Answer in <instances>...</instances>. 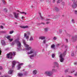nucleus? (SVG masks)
Returning a JSON list of instances; mask_svg holds the SVG:
<instances>
[{
	"mask_svg": "<svg viewBox=\"0 0 77 77\" xmlns=\"http://www.w3.org/2000/svg\"><path fill=\"white\" fill-rule=\"evenodd\" d=\"M72 72H71V73H72L73 72H74V71L73 70L72 71Z\"/></svg>",
	"mask_w": 77,
	"mask_h": 77,
	"instance_id": "obj_48",
	"label": "nucleus"
},
{
	"mask_svg": "<svg viewBox=\"0 0 77 77\" xmlns=\"http://www.w3.org/2000/svg\"><path fill=\"white\" fill-rule=\"evenodd\" d=\"M77 62L74 63V65H77Z\"/></svg>",
	"mask_w": 77,
	"mask_h": 77,
	"instance_id": "obj_46",
	"label": "nucleus"
},
{
	"mask_svg": "<svg viewBox=\"0 0 77 77\" xmlns=\"http://www.w3.org/2000/svg\"><path fill=\"white\" fill-rule=\"evenodd\" d=\"M39 38L40 39H44L45 38V37L44 36H40L39 37Z\"/></svg>",
	"mask_w": 77,
	"mask_h": 77,
	"instance_id": "obj_17",
	"label": "nucleus"
},
{
	"mask_svg": "<svg viewBox=\"0 0 77 77\" xmlns=\"http://www.w3.org/2000/svg\"><path fill=\"white\" fill-rule=\"evenodd\" d=\"M57 9H58L57 8H56L55 10L56 11H57Z\"/></svg>",
	"mask_w": 77,
	"mask_h": 77,
	"instance_id": "obj_51",
	"label": "nucleus"
},
{
	"mask_svg": "<svg viewBox=\"0 0 77 77\" xmlns=\"http://www.w3.org/2000/svg\"><path fill=\"white\" fill-rule=\"evenodd\" d=\"M74 54V52H72L71 54V56H73Z\"/></svg>",
	"mask_w": 77,
	"mask_h": 77,
	"instance_id": "obj_30",
	"label": "nucleus"
},
{
	"mask_svg": "<svg viewBox=\"0 0 77 77\" xmlns=\"http://www.w3.org/2000/svg\"><path fill=\"white\" fill-rule=\"evenodd\" d=\"M23 75V74L22 73H18V76H19V77H21Z\"/></svg>",
	"mask_w": 77,
	"mask_h": 77,
	"instance_id": "obj_20",
	"label": "nucleus"
},
{
	"mask_svg": "<svg viewBox=\"0 0 77 77\" xmlns=\"http://www.w3.org/2000/svg\"><path fill=\"white\" fill-rule=\"evenodd\" d=\"M24 37H25L27 41L29 40V36L28 35H27V34L26 33H24Z\"/></svg>",
	"mask_w": 77,
	"mask_h": 77,
	"instance_id": "obj_10",
	"label": "nucleus"
},
{
	"mask_svg": "<svg viewBox=\"0 0 77 77\" xmlns=\"http://www.w3.org/2000/svg\"><path fill=\"white\" fill-rule=\"evenodd\" d=\"M12 14H10V15H9V17H12Z\"/></svg>",
	"mask_w": 77,
	"mask_h": 77,
	"instance_id": "obj_43",
	"label": "nucleus"
},
{
	"mask_svg": "<svg viewBox=\"0 0 77 77\" xmlns=\"http://www.w3.org/2000/svg\"><path fill=\"white\" fill-rule=\"evenodd\" d=\"M22 20H23V19H24V17L23 16L22 17Z\"/></svg>",
	"mask_w": 77,
	"mask_h": 77,
	"instance_id": "obj_47",
	"label": "nucleus"
},
{
	"mask_svg": "<svg viewBox=\"0 0 77 77\" xmlns=\"http://www.w3.org/2000/svg\"><path fill=\"white\" fill-rule=\"evenodd\" d=\"M13 40V38H11V39H9V41H10V42H11V41H12Z\"/></svg>",
	"mask_w": 77,
	"mask_h": 77,
	"instance_id": "obj_35",
	"label": "nucleus"
},
{
	"mask_svg": "<svg viewBox=\"0 0 77 77\" xmlns=\"http://www.w3.org/2000/svg\"><path fill=\"white\" fill-rule=\"evenodd\" d=\"M65 72H68V70H66L65 71Z\"/></svg>",
	"mask_w": 77,
	"mask_h": 77,
	"instance_id": "obj_42",
	"label": "nucleus"
},
{
	"mask_svg": "<svg viewBox=\"0 0 77 77\" xmlns=\"http://www.w3.org/2000/svg\"><path fill=\"white\" fill-rule=\"evenodd\" d=\"M67 77H72L71 76H67Z\"/></svg>",
	"mask_w": 77,
	"mask_h": 77,
	"instance_id": "obj_52",
	"label": "nucleus"
},
{
	"mask_svg": "<svg viewBox=\"0 0 77 77\" xmlns=\"http://www.w3.org/2000/svg\"><path fill=\"white\" fill-rule=\"evenodd\" d=\"M17 12H20V14H23V15H26L27 14V13H25L24 12H20L18 10H17Z\"/></svg>",
	"mask_w": 77,
	"mask_h": 77,
	"instance_id": "obj_15",
	"label": "nucleus"
},
{
	"mask_svg": "<svg viewBox=\"0 0 77 77\" xmlns=\"http://www.w3.org/2000/svg\"><path fill=\"white\" fill-rule=\"evenodd\" d=\"M42 24H43V25L45 24V23H42Z\"/></svg>",
	"mask_w": 77,
	"mask_h": 77,
	"instance_id": "obj_54",
	"label": "nucleus"
},
{
	"mask_svg": "<svg viewBox=\"0 0 77 77\" xmlns=\"http://www.w3.org/2000/svg\"><path fill=\"white\" fill-rule=\"evenodd\" d=\"M55 47V45H51V48H54Z\"/></svg>",
	"mask_w": 77,
	"mask_h": 77,
	"instance_id": "obj_22",
	"label": "nucleus"
},
{
	"mask_svg": "<svg viewBox=\"0 0 77 77\" xmlns=\"http://www.w3.org/2000/svg\"><path fill=\"white\" fill-rule=\"evenodd\" d=\"M16 63H17V61H13L12 65V69L14 68V67H15V65H16Z\"/></svg>",
	"mask_w": 77,
	"mask_h": 77,
	"instance_id": "obj_6",
	"label": "nucleus"
},
{
	"mask_svg": "<svg viewBox=\"0 0 77 77\" xmlns=\"http://www.w3.org/2000/svg\"><path fill=\"white\" fill-rule=\"evenodd\" d=\"M21 28H22L23 29H27V28H28L29 27V26H20Z\"/></svg>",
	"mask_w": 77,
	"mask_h": 77,
	"instance_id": "obj_13",
	"label": "nucleus"
},
{
	"mask_svg": "<svg viewBox=\"0 0 77 77\" xmlns=\"http://www.w3.org/2000/svg\"><path fill=\"white\" fill-rule=\"evenodd\" d=\"M54 65L57 67H58V66H59V64H58V63L56 62H55L54 63Z\"/></svg>",
	"mask_w": 77,
	"mask_h": 77,
	"instance_id": "obj_16",
	"label": "nucleus"
},
{
	"mask_svg": "<svg viewBox=\"0 0 77 77\" xmlns=\"http://www.w3.org/2000/svg\"><path fill=\"white\" fill-rule=\"evenodd\" d=\"M39 14L40 15V18L42 20H44V17H42V16H41V13H39Z\"/></svg>",
	"mask_w": 77,
	"mask_h": 77,
	"instance_id": "obj_19",
	"label": "nucleus"
},
{
	"mask_svg": "<svg viewBox=\"0 0 77 77\" xmlns=\"http://www.w3.org/2000/svg\"><path fill=\"white\" fill-rule=\"evenodd\" d=\"M33 37H32V36L30 37L29 41H33Z\"/></svg>",
	"mask_w": 77,
	"mask_h": 77,
	"instance_id": "obj_21",
	"label": "nucleus"
},
{
	"mask_svg": "<svg viewBox=\"0 0 77 77\" xmlns=\"http://www.w3.org/2000/svg\"><path fill=\"white\" fill-rule=\"evenodd\" d=\"M77 73H76V74H75V76H76V75H77Z\"/></svg>",
	"mask_w": 77,
	"mask_h": 77,
	"instance_id": "obj_49",
	"label": "nucleus"
},
{
	"mask_svg": "<svg viewBox=\"0 0 77 77\" xmlns=\"http://www.w3.org/2000/svg\"><path fill=\"white\" fill-rule=\"evenodd\" d=\"M1 43L3 45H5V42L3 40H2L1 41Z\"/></svg>",
	"mask_w": 77,
	"mask_h": 77,
	"instance_id": "obj_18",
	"label": "nucleus"
},
{
	"mask_svg": "<svg viewBox=\"0 0 77 77\" xmlns=\"http://www.w3.org/2000/svg\"><path fill=\"white\" fill-rule=\"evenodd\" d=\"M54 18H55V17H54Z\"/></svg>",
	"mask_w": 77,
	"mask_h": 77,
	"instance_id": "obj_61",
	"label": "nucleus"
},
{
	"mask_svg": "<svg viewBox=\"0 0 77 77\" xmlns=\"http://www.w3.org/2000/svg\"><path fill=\"white\" fill-rule=\"evenodd\" d=\"M46 46H47V45H46Z\"/></svg>",
	"mask_w": 77,
	"mask_h": 77,
	"instance_id": "obj_60",
	"label": "nucleus"
},
{
	"mask_svg": "<svg viewBox=\"0 0 77 77\" xmlns=\"http://www.w3.org/2000/svg\"><path fill=\"white\" fill-rule=\"evenodd\" d=\"M72 39L73 40V41H75L76 40H77V35H76L75 37L72 36Z\"/></svg>",
	"mask_w": 77,
	"mask_h": 77,
	"instance_id": "obj_11",
	"label": "nucleus"
},
{
	"mask_svg": "<svg viewBox=\"0 0 77 77\" xmlns=\"http://www.w3.org/2000/svg\"><path fill=\"white\" fill-rule=\"evenodd\" d=\"M72 21L73 23H74V20L73 19H72Z\"/></svg>",
	"mask_w": 77,
	"mask_h": 77,
	"instance_id": "obj_36",
	"label": "nucleus"
},
{
	"mask_svg": "<svg viewBox=\"0 0 77 77\" xmlns=\"http://www.w3.org/2000/svg\"><path fill=\"white\" fill-rule=\"evenodd\" d=\"M62 2V0H58L57 2V3H60Z\"/></svg>",
	"mask_w": 77,
	"mask_h": 77,
	"instance_id": "obj_26",
	"label": "nucleus"
},
{
	"mask_svg": "<svg viewBox=\"0 0 77 77\" xmlns=\"http://www.w3.org/2000/svg\"><path fill=\"white\" fill-rule=\"evenodd\" d=\"M66 51H65L64 53L63 54H61L60 55V59L61 62H63V61L64 60V58H63L65 55L66 54Z\"/></svg>",
	"mask_w": 77,
	"mask_h": 77,
	"instance_id": "obj_5",
	"label": "nucleus"
},
{
	"mask_svg": "<svg viewBox=\"0 0 77 77\" xmlns=\"http://www.w3.org/2000/svg\"><path fill=\"white\" fill-rule=\"evenodd\" d=\"M72 6L73 8H75L77 7V3L75 2H73Z\"/></svg>",
	"mask_w": 77,
	"mask_h": 77,
	"instance_id": "obj_8",
	"label": "nucleus"
},
{
	"mask_svg": "<svg viewBox=\"0 0 77 77\" xmlns=\"http://www.w3.org/2000/svg\"><path fill=\"white\" fill-rule=\"evenodd\" d=\"M66 42H68V39H66Z\"/></svg>",
	"mask_w": 77,
	"mask_h": 77,
	"instance_id": "obj_45",
	"label": "nucleus"
},
{
	"mask_svg": "<svg viewBox=\"0 0 77 77\" xmlns=\"http://www.w3.org/2000/svg\"><path fill=\"white\" fill-rule=\"evenodd\" d=\"M56 70L53 69L52 71H46L45 72V74L48 76H52L53 75V72H56Z\"/></svg>",
	"mask_w": 77,
	"mask_h": 77,
	"instance_id": "obj_3",
	"label": "nucleus"
},
{
	"mask_svg": "<svg viewBox=\"0 0 77 77\" xmlns=\"http://www.w3.org/2000/svg\"><path fill=\"white\" fill-rule=\"evenodd\" d=\"M20 38V37H18L15 40L14 42L11 44V46H13L15 44H17L18 51H20L21 50V42H19Z\"/></svg>",
	"mask_w": 77,
	"mask_h": 77,
	"instance_id": "obj_2",
	"label": "nucleus"
},
{
	"mask_svg": "<svg viewBox=\"0 0 77 77\" xmlns=\"http://www.w3.org/2000/svg\"><path fill=\"white\" fill-rule=\"evenodd\" d=\"M27 35H30V32H27Z\"/></svg>",
	"mask_w": 77,
	"mask_h": 77,
	"instance_id": "obj_34",
	"label": "nucleus"
},
{
	"mask_svg": "<svg viewBox=\"0 0 77 77\" xmlns=\"http://www.w3.org/2000/svg\"><path fill=\"white\" fill-rule=\"evenodd\" d=\"M75 14H76V15H77V11H76V10L75 11Z\"/></svg>",
	"mask_w": 77,
	"mask_h": 77,
	"instance_id": "obj_39",
	"label": "nucleus"
},
{
	"mask_svg": "<svg viewBox=\"0 0 77 77\" xmlns=\"http://www.w3.org/2000/svg\"><path fill=\"white\" fill-rule=\"evenodd\" d=\"M62 16H63V15Z\"/></svg>",
	"mask_w": 77,
	"mask_h": 77,
	"instance_id": "obj_59",
	"label": "nucleus"
},
{
	"mask_svg": "<svg viewBox=\"0 0 77 77\" xmlns=\"http://www.w3.org/2000/svg\"><path fill=\"white\" fill-rule=\"evenodd\" d=\"M49 22H48L46 23L47 24H49Z\"/></svg>",
	"mask_w": 77,
	"mask_h": 77,
	"instance_id": "obj_53",
	"label": "nucleus"
},
{
	"mask_svg": "<svg viewBox=\"0 0 77 77\" xmlns=\"http://www.w3.org/2000/svg\"><path fill=\"white\" fill-rule=\"evenodd\" d=\"M0 77H9V76L8 75H4L3 76H1Z\"/></svg>",
	"mask_w": 77,
	"mask_h": 77,
	"instance_id": "obj_24",
	"label": "nucleus"
},
{
	"mask_svg": "<svg viewBox=\"0 0 77 77\" xmlns=\"http://www.w3.org/2000/svg\"><path fill=\"white\" fill-rule=\"evenodd\" d=\"M60 44H58L57 45V46H60Z\"/></svg>",
	"mask_w": 77,
	"mask_h": 77,
	"instance_id": "obj_41",
	"label": "nucleus"
},
{
	"mask_svg": "<svg viewBox=\"0 0 77 77\" xmlns=\"http://www.w3.org/2000/svg\"><path fill=\"white\" fill-rule=\"evenodd\" d=\"M55 57V54H52V57H53V58H54V57Z\"/></svg>",
	"mask_w": 77,
	"mask_h": 77,
	"instance_id": "obj_25",
	"label": "nucleus"
},
{
	"mask_svg": "<svg viewBox=\"0 0 77 77\" xmlns=\"http://www.w3.org/2000/svg\"><path fill=\"white\" fill-rule=\"evenodd\" d=\"M54 40H56V39H57V37H54L53 38Z\"/></svg>",
	"mask_w": 77,
	"mask_h": 77,
	"instance_id": "obj_31",
	"label": "nucleus"
},
{
	"mask_svg": "<svg viewBox=\"0 0 77 77\" xmlns=\"http://www.w3.org/2000/svg\"><path fill=\"white\" fill-rule=\"evenodd\" d=\"M55 2V0H53V3H54Z\"/></svg>",
	"mask_w": 77,
	"mask_h": 77,
	"instance_id": "obj_50",
	"label": "nucleus"
},
{
	"mask_svg": "<svg viewBox=\"0 0 77 77\" xmlns=\"http://www.w3.org/2000/svg\"><path fill=\"white\" fill-rule=\"evenodd\" d=\"M45 42H46V40H45L43 41V43L44 44L45 43Z\"/></svg>",
	"mask_w": 77,
	"mask_h": 77,
	"instance_id": "obj_38",
	"label": "nucleus"
},
{
	"mask_svg": "<svg viewBox=\"0 0 77 77\" xmlns=\"http://www.w3.org/2000/svg\"><path fill=\"white\" fill-rule=\"evenodd\" d=\"M24 64L23 63H20L18 64V65L17 66V68L18 70L20 69V68H21V66L22 65H23Z\"/></svg>",
	"mask_w": 77,
	"mask_h": 77,
	"instance_id": "obj_7",
	"label": "nucleus"
},
{
	"mask_svg": "<svg viewBox=\"0 0 77 77\" xmlns=\"http://www.w3.org/2000/svg\"><path fill=\"white\" fill-rule=\"evenodd\" d=\"M65 32H66V31L65 30Z\"/></svg>",
	"mask_w": 77,
	"mask_h": 77,
	"instance_id": "obj_58",
	"label": "nucleus"
},
{
	"mask_svg": "<svg viewBox=\"0 0 77 77\" xmlns=\"http://www.w3.org/2000/svg\"><path fill=\"white\" fill-rule=\"evenodd\" d=\"M13 72V70H12V69H9V70L8 71V73L9 74H12V73Z\"/></svg>",
	"mask_w": 77,
	"mask_h": 77,
	"instance_id": "obj_12",
	"label": "nucleus"
},
{
	"mask_svg": "<svg viewBox=\"0 0 77 77\" xmlns=\"http://www.w3.org/2000/svg\"><path fill=\"white\" fill-rule=\"evenodd\" d=\"M33 74H34V75H35V74H36L38 72V71L36 70H34L33 71Z\"/></svg>",
	"mask_w": 77,
	"mask_h": 77,
	"instance_id": "obj_14",
	"label": "nucleus"
},
{
	"mask_svg": "<svg viewBox=\"0 0 77 77\" xmlns=\"http://www.w3.org/2000/svg\"><path fill=\"white\" fill-rule=\"evenodd\" d=\"M1 32L2 33H5L6 32V31H2Z\"/></svg>",
	"mask_w": 77,
	"mask_h": 77,
	"instance_id": "obj_27",
	"label": "nucleus"
},
{
	"mask_svg": "<svg viewBox=\"0 0 77 77\" xmlns=\"http://www.w3.org/2000/svg\"><path fill=\"white\" fill-rule=\"evenodd\" d=\"M2 69V67L0 66V69Z\"/></svg>",
	"mask_w": 77,
	"mask_h": 77,
	"instance_id": "obj_44",
	"label": "nucleus"
},
{
	"mask_svg": "<svg viewBox=\"0 0 77 77\" xmlns=\"http://www.w3.org/2000/svg\"><path fill=\"white\" fill-rule=\"evenodd\" d=\"M2 2L3 4H5V0H2Z\"/></svg>",
	"mask_w": 77,
	"mask_h": 77,
	"instance_id": "obj_33",
	"label": "nucleus"
},
{
	"mask_svg": "<svg viewBox=\"0 0 77 77\" xmlns=\"http://www.w3.org/2000/svg\"><path fill=\"white\" fill-rule=\"evenodd\" d=\"M14 33V31H13L10 32V34H12V33Z\"/></svg>",
	"mask_w": 77,
	"mask_h": 77,
	"instance_id": "obj_32",
	"label": "nucleus"
},
{
	"mask_svg": "<svg viewBox=\"0 0 77 77\" xmlns=\"http://www.w3.org/2000/svg\"><path fill=\"white\" fill-rule=\"evenodd\" d=\"M45 30L46 32H47L48 31V28H45Z\"/></svg>",
	"mask_w": 77,
	"mask_h": 77,
	"instance_id": "obj_37",
	"label": "nucleus"
},
{
	"mask_svg": "<svg viewBox=\"0 0 77 77\" xmlns=\"http://www.w3.org/2000/svg\"><path fill=\"white\" fill-rule=\"evenodd\" d=\"M23 44H24L25 45V47L26 48V50H28V51L30 50V52L27 53V54H32V53H34L33 55H31L29 56V57H30L31 59H32V58L34 57V56L35 57V56H36V52H35V50H34L33 49H32V48L31 47H29V45L26 44V41H25V40H23Z\"/></svg>",
	"mask_w": 77,
	"mask_h": 77,
	"instance_id": "obj_1",
	"label": "nucleus"
},
{
	"mask_svg": "<svg viewBox=\"0 0 77 77\" xmlns=\"http://www.w3.org/2000/svg\"><path fill=\"white\" fill-rule=\"evenodd\" d=\"M15 23L16 24H17V23Z\"/></svg>",
	"mask_w": 77,
	"mask_h": 77,
	"instance_id": "obj_57",
	"label": "nucleus"
},
{
	"mask_svg": "<svg viewBox=\"0 0 77 77\" xmlns=\"http://www.w3.org/2000/svg\"><path fill=\"white\" fill-rule=\"evenodd\" d=\"M4 11L5 12H7L8 11V9L6 8L4 9Z\"/></svg>",
	"mask_w": 77,
	"mask_h": 77,
	"instance_id": "obj_23",
	"label": "nucleus"
},
{
	"mask_svg": "<svg viewBox=\"0 0 77 77\" xmlns=\"http://www.w3.org/2000/svg\"><path fill=\"white\" fill-rule=\"evenodd\" d=\"M3 25H4V26H5V24L3 23Z\"/></svg>",
	"mask_w": 77,
	"mask_h": 77,
	"instance_id": "obj_56",
	"label": "nucleus"
},
{
	"mask_svg": "<svg viewBox=\"0 0 77 77\" xmlns=\"http://www.w3.org/2000/svg\"><path fill=\"white\" fill-rule=\"evenodd\" d=\"M62 32V29H60L59 31V32L60 33H61Z\"/></svg>",
	"mask_w": 77,
	"mask_h": 77,
	"instance_id": "obj_28",
	"label": "nucleus"
},
{
	"mask_svg": "<svg viewBox=\"0 0 77 77\" xmlns=\"http://www.w3.org/2000/svg\"><path fill=\"white\" fill-rule=\"evenodd\" d=\"M1 72H0V75H1Z\"/></svg>",
	"mask_w": 77,
	"mask_h": 77,
	"instance_id": "obj_55",
	"label": "nucleus"
},
{
	"mask_svg": "<svg viewBox=\"0 0 77 77\" xmlns=\"http://www.w3.org/2000/svg\"><path fill=\"white\" fill-rule=\"evenodd\" d=\"M6 38H7V39H9V38H11V36H8L6 37Z\"/></svg>",
	"mask_w": 77,
	"mask_h": 77,
	"instance_id": "obj_29",
	"label": "nucleus"
},
{
	"mask_svg": "<svg viewBox=\"0 0 77 77\" xmlns=\"http://www.w3.org/2000/svg\"><path fill=\"white\" fill-rule=\"evenodd\" d=\"M0 28H1V29H3V28H4V27L2 26H1Z\"/></svg>",
	"mask_w": 77,
	"mask_h": 77,
	"instance_id": "obj_40",
	"label": "nucleus"
},
{
	"mask_svg": "<svg viewBox=\"0 0 77 77\" xmlns=\"http://www.w3.org/2000/svg\"><path fill=\"white\" fill-rule=\"evenodd\" d=\"M14 17L16 18H18L19 17V16H18V15H19V13H17V14L15 12H14Z\"/></svg>",
	"mask_w": 77,
	"mask_h": 77,
	"instance_id": "obj_9",
	"label": "nucleus"
},
{
	"mask_svg": "<svg viewBox=\"0 0 77 77\" xmlns=\"http://www.w3.org/2000/svg\"><path fill=\"white\" fill-rule=\"evenodd\" d=\"M16 53V52H10L9 54H7V57L9 59H12L13 54H14V56L15 55Z\"/></svg>",
	"mask_w": 77,
	"mask_h": 77,
	"instance_id": "obj_4",
	"label": "nucleus"
}]
</instances>
